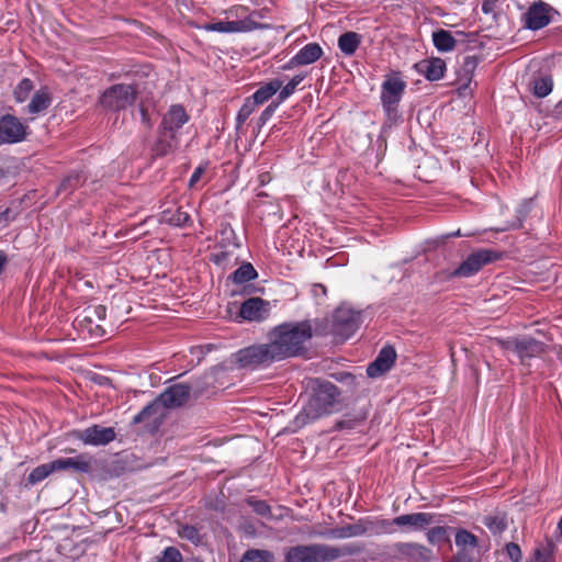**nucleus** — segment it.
I'll list each match as a JSON object with an SVG mask.
<instances>
[{"label":"nucleus","mask_w":562,"mask_h":562,"mask_svg":"<svg viewBox=\"0 0 562 562\" xmlns=\"http://www.w3.org/2000/svg\"><path fill=\"white\" fill-rule=\"evenodd\" d=\"M256 104L252 102L250 98H247L237 113L236 117V128L239 130L243 124L248 120V117L254 113L256 109Z\"/></svg>","instance_id":"46"},{"label":"nucleus","mask_w":562,"mask_h":562,"mask_svg":"<svg viewBox=\"0 0 562 562\" xmlns=\"http://www.w3.org/2000/svg\"><path fill=\"white\" fill-rule=\"evenodd\" d=\"M333 378L340 382V383H345L347 386L350 387V390L353 392L357 387V382H356V375H353L352 373L350 372H346V371H342V372H336L333 374Z\"/></svg>","instance_id":"51"},{"label":"nucleus","mask_w":562,"mask_h":562,"mask_svg":"<svg viewBox=\"0 0 562 562\" xmlns=\"http://www.w3.org/2000/svg\"><path fill=\"white\" fill-rule=\"evenodd\" d=\"M479 65V58L476 56H465L461 66V71L467 80L463 85V89L468 88L470 86V82L472 81V77L474 75V71Z\"/></svg>","instance_id":"40"},{"label":"nucleus","mask_w":562,"mask_h":562,"mask_svg":"<svg viewBox=\"0 0 562 562\" xmlns=\"http://www.w3.org/2000/svg\"><path fill=\"white\" fill-rule=\"evenodd\" d=\"M322 55L323 49L317 43H308L292 57V64L310 65L318 60Z\"/></svg>","instance_id":"24"},{"label":"nucleus","mask_w":562,"mask_h":562,"mask_svg":"<svg viewBox=\"0 0 562 562\" xmlns=\"http://www.w3.org/2000/svg\"><path fill=\"white\" fill-rule=\"evenodd\" d=\"M296 66H302V65H301V64H292V58H291V59L289 60V63H288L286 65H284L282 68H283L284 70H286V69H291V68L296 67Z\"/></svg>","instance_id":"63"},{"label":"nucleus","mask_w":562,"mask_h":562,"mask_svg":"<svg viewBox=\"0 0 562 562\" xmlns=\"http://www.w3.org/2000/svg\"><path fill=\"white\" fill-rule=\"evenodd\" d=\"M432 43L439 52H451L457 45L450 31L439 29L432 33Z\"/></svg>","instance_id":"33"},{"label":"nucleus","mask_w":562,"mask_h":562,"mask_svg":"<svg viewBox=\"0 0 562 562\" xmlns=\"http://www.w3.org/2000/svg\"><path fill=\"white\" fill-rule=\"evenodd\" d=\"M396 360L394 347L387 345L383 347L378 357L367 367L369 378H379L391 370Z\"/></svg>","instance_id":"18"},{"label":"nucleus","mask_w":562,"mask_h":562,"mask_svg":"<svg viewBox=\"0 0 562 562\" xmlns=\"http://www.w3.org/2000/svg\"><path fill=\"white\" fill-rule=\"evenodd\" d=\"M304 75L294 76L284 87L282 86L277 97L279 102L286 100L296 89V87L303 81Z\"/></svg>","instance_id":"45"},{"label":"nucleus","mask_w":562,"mask_h":562,"mask_svg":"<svg viewBox=\"0 0 562 562\" xmlns=\"http://www.w3.org/2000/svg\"><path fill=\"white\" fill-rule=\"evenodd\" d=\"M496 0H484L482 3V11L486 14L492 13L495 7Z\"/></svg>","instance_id":"60"},{"label":"nucleus","mask_w":562,"mask_h":562,"mask_svg":"<svg viewBox=\"0 0 562 562\" xmlns=\"http://www.w3.org/2000/svg\"><path fill=\"white\" fill-rule=\"evenodd\" d=\"M80 324L85 325L89 329V327H92L93 321H85L83 317L82 321H80Z\"/></svg>","instance_id":"64"},{"label":"nucleus","mask_w":562,"mask_h":562,"mask_svg":"<svg viewBox=\"0 0 562 562\" xmlns=\"http://www.w3.org/2000/svg\"><path fill=\"white\" fill-rule=\"evenodd\" d=\"M503 254L487 248L472 251L458 268L449 273L450 278H469L477 273L484 266L501 260Z\"/></svg>","instance_id":"8"},{"label":"nucleus","mask_w":562,"mask_h":562,"mask_svg":"<svg viewBox=\"0 0 562 562\" xmlns=\"http://www.w3.org/2000/svg\"><path fill=\"white\" fill-rule=\"evenodd\" d=\"M270 303L261 297H250L243 302L239 316L250 322H261L269 316Z\"/></svg>","instance_id":"17"},{"label":"nucleus","mask_w":562,"mask_h":562,"mask_svg":"<svg viewBox=\"0 0 562 562\" xmlns=\"http://www.w3.org/2000/svg\"><path fill=\"white\" fill-rule=\"evenodd\" d=\"M160 223L168 224L176 227H187L191 225V216L188 212L183 211L181 206L176 209H166L161 212Z\"/></svg>","instance_id":"22"},{"label":"nucleus","mask_w":562,"mask_h":562,"mask_svg":"<svg viewBox=\"0 0 562 562\" xmlns=\"http://www.w3.org/2000/svg\"><path fill=\"white\" fill-rule=\"evenodd\" d=\"M191 392L189 384L177 383L165 389L156 398L164 409H175L188 403Z\"/></svg>","instance_id":"11"},{"label":"nucleus","mask_w":562,"mask_h":562,"mask_svg":"<svg viewBox=\"0 0 562 562\" xmlns=\"http://www.w3.org/2000/svg\"><path fill=\"white\" fill-rule=\"evenodd\" d=\"M34 89L33 81L30 78L22 79L14 88L13 95L18 103H22L27 100L30 93Z\"/></svg>","instance_id":"42"},{"label":"nucleus","mask_w":562,"mask_h":562,"mask_svg":"<svg viewBox=\"0 0 562 562\" xmlns=\"http://www.w3.org/2000/svg\"><path fill=\"white\" fill-rule=\"evenodd\" d=\"M456 531V546L459 551L472 552L473 549L479 547V538L467 529L459 528Z\"/></svg>","instance_id":"31"},{"label":"nucleus","mask_w":562,"mask_h":562,"mask_svg":"<svg viewBox=\"0 0 562 562\" xmlns=\"http://www.w3.org/2000/svg\"><path fill=\"white\" fill-rule=\"evenodd\" d=\"M363 546L347 543L334 547L325 543L297 544L286 549L284 562H333L342 557L358 555Z\"/></svg>","instance_id":"4"},{"label":"nucleus","mask_w":562,"mask_h":562,"mask_svg":"<svg viewBox=\"0 0 562 562\" xmlns=\"http://www.w3.org/2000/svg\"><path fill=\"white\" fill-rule=\"evenodd\" d=\"M554 114L557 116H562V100L557 103V105L554 108Z\"/></svg>","instance_id":"62"},{"label":"nucleus","mask_w":562,"mask_h":562,"mask_svg":"<svg viewBox=\"0 0 562 562\" xmlns=\"http://www.w3.org/2000/svg\"><path fill=\"white\" fill-rule=\"evenodd\" d=\"M520 338H510L507 340H499V344L505 350H513L517 353Z\"/></svg>","instance_id":"57"},{"label":"nucleus","mask_w":562,"mask_h":562,"mask_svg":"<svg viewBox=\"0 0 562 562\" xmlns=\"http://www.w3.org/2000/svg\"><path fill=\"white\" fill-rule=\"evenodd\" d=\"M27 126L16 116L5 114L0 117V144L22 142L26 136Z\"/></svg>","instance_id":"14"},{"label":"nucleus","mask_w":562,"mask_h":562,"mask_svg":"<svg viewBox=\"0 0 562 562\" xmlns=\"http://www.w3.org/2000/svg\"><path fill=\"white\" fill-rule=\"evenodd\" d=\"M54 472L55 470L53 462L41 464L32 470V472L27 475L26 482L30 485H35Z\"/></svg>","instance_id":"38"},{"label":"nucleus","mask_w":562,"mask_h":562,"mask_svg":"<svg viewBox=\"0 0 562 562\" xmlns=\"http://www.w3.org/2000/svg\"><path fill=\"white\" fill-rule=\"evenodd\" d=\"M482 522L494 536L503 533L508 527L507 516L504 513L486 515Z\"/></svg>","instance_id":"32"},{"label":"nucleus","mask_w":562,"mask_h":562,"mask_svg":"<svg viewBox=\"0 0 562 562\" xmlns=\"http://www.w3.org/2000/svg\"><path fill=\"white\" fill-rule=\"evenodd\" d=\"M52 103V95L47 89H40L36 91L26 110L30 114H38L45 111Z\"/></svg>","instance_id":"30"},{"label":"nucleus","mask_w":562,"mask_h":562,"mask_svg":"<svg viewBox=\"0 0 562 562\" xmlns=\"http://www.w3.org/2000/svg\"><path fill=\"white\" fill-rule=\"evenodd\" d=\"M506 553L512 562H521L522 552L520 547L515 542H509L505 547Z\"/></svg>","instance_id":"54"},{"label":"nucleus","mask_w":562,"mask_h":562,"mask_svg":"<svg viewBox=\"0 0 562 562\" xmlns=\"http://www.w3.org/2000/svg\"><path fill=\"white\" fill-rule=\"evenodd\" d=\"M246 503L248 506L252 508V510L261 516V517H270L271 516V507L266 501L257 499L252 496L246 498Z\"/></svg>","instance_id":"47"},{"label":"nucleus","mask_w":562,"mask_h":562,"mask_svg":"<svg viewBox=\"0 0 562 562\" xmlns=\"http://www.w3.org/2000/svg\"><path fill=\"white\" fill-rule=\"evenodd\" d=\"M87 179L88 177L82 171L70 172L67 177H65L61 180V182L56 189L55 195L59 196L64 194L65 196H68L75 190L81 187L87 181Z\"/></svg>","instance_id":"23"},{"label":"nucleus","mask_w":562,"mask_h":562,"mask_svg":"<svg viewBox=\"0 0 562 562\" xmlns=\"http://www.w3.org/2000/svg\"><path fill=\"white\" fill-rule=\"evenodd\" d=\"M280 103L281 102H279V100L273 101L262 111L257 123L259 128H261L270 120Z\"/></svg>","instance_id":"52"},{"label":"nucleus","mask_w":562,"mask_h":562,"mask_svg":"<svg viewBox=\"0 0 562 562\" xmlns=\"http://www.w3.org/2000/svg\"><path fill=\"white\" fill-rule=\"evenodd\" d=\"M203 27L206 31L221 32V33L239 32L237 21H218L215 23H207Z\"/></svg>","instance_id":"43"},{"label":"nucleus","mask_w":562,"mask_h":562,"mask_svg":"<svg viewBox=\"0 0 562 562\" xmlns=\"http://www.w3.org/2000/svg\"><path fill=\"white\" fill-rule=\"evenodd\" d=\"M406 82L398 76H386L381 86V103L389 125L396 124L401 120L398 104L402 100Z\"/></svg>","instance_id":"6"},{"label":"nucleus","mask_w":562,"mask_h":562,"mask_svg":"<svg viewBox=\"0 0 562 562\" xmlns=\"http://www.w3.org/2000/svg\"><path fill=\"white\" fill-rule=\"evenodd\" d=\"M474 557L472 552L458 551L449 562H473Z\"/></svg>","instance_id":"56"},{"label":"nucleus","mask_w":562,"mask_h":562,"mask_svg":"<svg viewBox=\"0 0 562 562\" xmlns=\"http://www.w3.org/2000/svg\"><path fill=\"white\" fill-rule=\"evenodd\" d=\"M374 521L369 518H360L355 524H348L341 527L328 529L319 535L327 539H347L352 537H361L369 531H373Z\"/></svg>","instance_id":"12"},{"label":"nucleus","mask_w":562,"mask_h":562,"mask_svg":"<svg viewBox=\"0 0 562 562\" xmlns=\"http://www.w3.org/2000/svg\"><path fill=\"white\" fill-rule=\"evenodd\" d=\"M532 200L524 201L516 211V220L513 221L507 228L518 229L522 227L524 221L531 211Z\"/></svg>","instance_id":"44"},{"label":"nucleus","mask_w":562,"mask_h":562,"mask_svg":"<svg viewBox=\"0 0 562 562\" xmlns=\"http://www.w3.org/2000/svg\"><path fill=\"white\" fill-rule=\"evenodd\" d=\"M138 93L136 85L115 83L103 91L99 103L106 111L120 112L134 104Z\"/></svg>","instance_id":"7"},{"label":"nucleus","mask_w":562,"mask_h":562,"mask_svg":"<svg viewBox=\"0 0 562 562\" xmlns=\"http://www.w3.org/2000/svg\"><path fill=\"white\" fill-rule=\"evenodd\" d=\"M55 472L70 471L72 473H90L92 471L91 457L80 453L75 458H60L53 460Z\"/></svg>","instance_id":"19"},{"label":"nucleus","mask_w":562,"mask_h":562,"mask_svg":"<svg viewBox=\"0 0 562 562\" xmlns=\"http://www.w3.org/2000/svg\"><path fill=\"white\" fill-rule=\"evenodd\" d=\"M179 536L182 539H186L194 544H199L202 542V537L200 535L199 529L195 526L183 525L179 530Z\"/></svg>","instance_id":"48"},{"label":"nucleus","mask_w":562,"mask_h":562,"mask_svg":"<svg viewBox=\"0 0 562 562\" xmlns=\"http://www.w3.org/2000/svg\"><path fill=\"white\" fill-rule=\"evenodd\" d=\"M70 436L89 446H105L113 441L116 432L113 427H103L101 425H92L85 429H75Z\"/></svg>","instance_id":"10"},{"label":"nucleus","mask_w":562,"mask_h":562,"mask_svg":"<svg viewBox=\"0 0 562 562\" xmlns=\"http://www.w3.org/2000/svg\"><path fill=\"white\" fill-rule=\"evenodd\" d=\"M361 324V312L341 305L333 315V334L346 340L351 337Z\"/></svg>","instance_id":"9"},{"label":"nucleus","mask_w":562,"mask_h":562,"mask_svg":"<svg viewBox=\"0 0 562 562\" xmlns=\"http://www.w3.org/2000/svg\"><path fill=\"white\" fill-rule=\"evenodd\" d=\"M310 390L308 401L295 418L301 426L333 414L339 409L341 403L340 390L327 380L319 378L312 380Z\"/></svg>","instance_id":"2"},{"label":"nucleus","mask_w":562,"mask_h":562,"mask_svg":"<svg viewBox=\"0 0 562 562\" xmlns=\"http://www.w3.org/2000/svg\"><path fill=\"white\" fill-rule=\"evenodd\" d=\"M154 562H182V554L175 547H168L162 551V555Z\"/></svg>","instance_id":"50"},{"label":"nucleus","mask_w":562,"mask_h":562,"mask_svg":"<svg viewBox=\"0 0 562 562\" xmlns=\"http://www.w3.org/2000/svg\"><path fill=\"white\" fill-rule=\"evenodd\" d=\"M553 549L554 546L551 541L537 547L528 562H554Z\"/></svg>","instance_id":"37"},{"label":"nucleus","mask_w":562,"mask_h":562,"mask_svg":"<svg viewBox=\"0 0 562 562\" xmlns=\"http://www.w3.org/2000/svg\"><path fill=\"white\" fill-rule=\"evenodd\" d=\"M393 526H395V522H393V519H381L374 522V529L379 528L382 532L385 533H392L394 532Z\"/></svg>","instance_id":"55"},{"label":"nucleus","mask_w":562,"mask_h":562,"mask_svg":"<svg viewBox=\"0 0 562 562\" xmlns=\"http://www.w3.org/2000/svg\"><path fill=\"white\" fill-rule=\"evenodd\" d=\"M551 5L543 1L533 2L522 15L525 26L532 31L546 27L551 22Z\"/></svg>","instance_id":"16"},{"label":"nucleus","mask_w":562,"mask_h":562,"mask_svg":"<svg viewBox=\"0 0 562 562\" xmlns=\"http://www.w3.org/2000/svg\"><path fill=\"white\" fill-rule=\"evenodd\" d=\"M85 313V321H103L105 319L106 316V307L104 305L99 304L86 308Z\"/></svg>","instance_id":"49"},{"label":"nucleus","mask_w":562,"mask_h":562,"mask_svg":"<svg viewBox=\"0 0 562 562\" xmlns=\"http://www.w3.org/2000/svg\"><path fill=\"white\" fill-rule=\"evenodd\" d=\"M258 277L256 269L251 263L246 262L243 263L239 268H237L231 276L229 279L236 284H243L255 280Z\"/></svg>","instance_id":"34"},{"label":"nucleus","mask_w":562,"mask_h":562,"mask_svg":"<svg viewBox=\"0 0 562 562\" xmlns=\"http://www.w3.org/2000/svg\"><path fill=\"white\" fill-rule=\"evenodd\" d=\"M274 555L272 552L260 549L247 550L239 562H273Z\"/></svg>","instance_id":"39"},{"label":"nucleus","mask_w":562,"mask_h":562,"mask_svg":"<svg viewBox=\"0 0 562 562\" xmlns=\"http://www.w3.org/2000/svg\"><path fill=\"white\" fill-rule=\"evenodd\" d=\"M232 361L245 370H257L267 368L271 363L279 361L269 342L257 344L245 347L232 355Z\"/></svg>","instance_id":"5"},{"label":"nucleus","mask_w":562,"mask_h":562,"mask_svg":"<svg viewBox=\"0 0 562 562\" xmlns=\"http://www.w3.org/2000/svg\"><path fill=\"white\" fill-rule=\"evenodd\" d=\"M362 36L353 31L342 33L338 37V47L346 56H352L361 44Z\"/></svg>","instance_id":"27"},{"label":"nucleus","mask_w":562,"mask_h":562,"mask_svg":"<svg viewBox=\"0 0 562 562\" xmlns=\"http://www.w3.org/2000/svg\"><path fill=\"white\" fill-rule=\"evenodd\" d=\"M283 81L274 78L261 86L251 97H249L256 105L263 104L272 98L282 87Z\"/></svg>","instance_id":"26"},{"label":"nucleus","mask_w":562,"mask_h":562,"mask_svg":"<svg viewBox=\"0 0 562 562\" xmlns=\"http://www.w3.org/2000/svg\"><path fill=\"white\" fill-rule=\"evenodd\" d=\"M89 333L97 338L102 337L105 334V330L100 325H94L92 327H89Z\"/></svg>","instance_id":"61"},{"label":"nucleus","mask_w":562,"mask_h":562,"mask_svg":"<svg viewBox=\"0 0 562 562\" xmlns=\"http://www.w3.org/2000/svg\"><path fill=\"white\" fill-rule=\"evenodd\" d=\"M217 249L216 252L211 254L210 260L217 266H222L229 259L232 251H229L228 248Z\"/></svg>","instance_id":"53"},{"label":"nucleus","mask_w":562,"mask_h":562,"mask_svg":"<svg viewBox=\"0 0 562 562\" xmlns=\"http://www.w3.org/2000/svg\"><path fill=\"white\" fill-rule=\"evenodd\" d=\"M263 18L262 11H254L246 19L237 20L239 32H248L258 29H267L269 25L261 24L257 21V19Z\"/></svg>","instance_id":"36"},{"label":"nucleus","mask_w":562,"mask_h":562,"mask_svg":"<svg viewBox=\"0 0 562 562\" xmlns=\"http://www.w3.org/2000/svg\"><path fill=\"white\" fill-rule=\"evenodd\" d=\"M367 418L368 411L366 409H360L355 413H347L339 420L336 422L334 428L336 430L353 429L357 426L363 424Z\"/></svg>","instance_id":"29"},{"label":"nucleus","mask_w":562,"mask_h":562,"mask_svg":"<svg viewBox=\"0 0 562 562\" xmlns=\"http://www.w3.org/2000/svg\"><path fill=\"white\" fill-rule=\"evenodd\" d=\"M313 337L311 321L285 322L268 333L269 344L279 361L303 355Z\"/></svg>","instance_id":"1"},{"label":"nucleus","mask_w":562,"mask_h":562,"mask_svg":"<svg viewBox=\"0 0 562 562\" xmlns=\"http://www.w3.org/2000/svg\"><path fill=\"white\" fill-rule=\"evenodd\" d=\"M544 350L543 342L532 337L520 338L518 345L517 355L519 356L521 363H525L526 359L536 357Z\"/></svg>","instance_id":"25"},{"label":"nucleus","mask_w":562,"mask_h":562,"mask_svg":"<svg viewBox=\"0 0 562 562\" xmlns=\"http://www.w3.org/2000/svg\"><path fill=\"white\" fill-rule=\"evenodd\" d=\"M553 88V81L551 76H543L535 79L533 81V94L538 98L547 97Z\"/></svg>","instance_id":"41"},{"label":"nucleus","mask_w":562,"mask_h":562,"mask_svg":"<svg viewBox=\"0 0 562 562\" xmlns=\"http://www.w3.org/2000/svg\"><path fill=\"white\" fill-rule=\"evenodd\" d=\"M441 515L435 513H413L393 518L397 527H406L411 530H425L428 526L441 524Z\"/></svg>","instance_id":"15"},{"label":"nucleus","mask_w":562,"mask_h":562,"mask_svg":"<svg viewBox=\"0 0 562 562\" xmlns=\"http://www.w3.org/2000/svg\"><path fill=\"white\" fill-rule=\"evenodd\" d=\"M189 121L184 108L180 104L171 105L164 114L157 128V135L150 146L153 159L162 158L176 153L179 146L178 131Z\"/></svg>","instance_id":"3"},{"label":"nucleus","mask_w":562,"mask_h":562,"mask_svg":"<svg viewBox=\"0 0 562 562\" xmlns=\"http://www.w3.org/2000/svg\"><path fill=\"white\" fill-rule=\"evenodd\" d=\"M166 417L164 407L159 404L157 398L148 403L137 415L133 418V424H145L146 431L154 434L162 425Z\"/></svg>","instance_id":"13"},{"label":"nucleus","mask_w":562,"mask_h":562,"mask_svg":"<svg viewBox=\"0 0 562 562\" xmlns=\"http://www.w3.org/2000/svg\"><path fill=\"white\" fill-rule=\"evenodd\" d=\"M139 112H140L142 123L144 125H146L148 128H151L153 122L150 120L147 108L143 103L139 104Z\"/></svg>","instance_id":"58"},{"label":"nucleus","mask_w":562,"mask_h":562,"mask_svg":"<svg viewBox=\"0 0 562 562\" xmlns=\"http://www.w3.org/2000/svg\"><path fill=\"white\" fill-rule=\"evenodd\" d=\"M397 553L413 560L429 561L432 557V551L427 547L415 542H398L395 544Z\"/></svg>","instance_id":"21"},{"label":"nucleus","mask_w":562,"mask_h":562,"mask_svg":"<svg viewBox=\"0 0 562 562\" xmlns=\"http://www.w3.org/2000/svg\"><path fill=\"white\" fill-rule=\"evenodd\" d=\"M415 69L429 81L441 79L446 72V61L439 57L423 59L415 64Z\"/></svg>","instance_id":"20"},{"label":"nucleus","mask_w":562,"mask_h":562,"mask_svg":"<svg viewBox=\"0 0 562 562\" xmlns=\"http://www.w3.org/2000/svg\"><path fill=\"white\" fill-rule=\"evenodd\" d=\"M453 530L454 528L450 526H441L440 524H435L426 532L427 541L432 546H441L443 543H448L450 542V532Z\"/></svg>","instance_id":"28"},{"label":"nucleus","mask_w":562,"mask_h":562,"mask_svg":"<svg viewBox=\"0 0 562 562\" xmlns=\"http://www.w3.org/2000/svg\"><path fill=\"white\" fill-rule=\"evenodd\" d=\"M221 226H222L221 231H220L221 238L217 241L215 247L216 248H229V247L238 248L239 244L237 240V236H236L234 229L232 228V226L229 224H222Z\"/></svg>","instance_id":"35"},{"label":"nucleus","mask_w":562,"mask_h":562,"mask_svg":"<svg viewBox=\"0 0 562 562\" xmlns=\"http://www.w3.org/2000/svg\"><path fill=\"white\" fill-rule=\"evenodd\" d=\"M205 168L204 167H198L195 168L194 172L192 173L190 180H189V187H194L201 179L202 175L204 173Z\"/></svg>","instance_id":"59"}]
</instances>
